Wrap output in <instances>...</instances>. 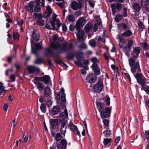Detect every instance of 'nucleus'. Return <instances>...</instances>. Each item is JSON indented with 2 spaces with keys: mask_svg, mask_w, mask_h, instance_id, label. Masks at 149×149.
Listing matches in <instances>:
<instances>
[{
  "mask_svg": "<svg viewBox=\"0 0 149 149\" xmlns=\"http://www.w3.org/2000/svg\"><path fill=\"white\" fill-rule=\"evenodd\" d=\"M63 40V38L62 37H58L57 34L54 35L52 40L51 42L52 47L54 49H58L63 51H67L73 47L72 43L70 44L68 48L67 47L66 44L61 43L60 42Z\"/></svg>",
  "mask_w": 149,
  "mask_h": 149,
  "instance_id": "obj_1",
  "label": "nucleus"
},
{
  "mask_svg": "<svg viewBox=\"0 0 149 149\" xmlns=\"http://www.w3.org/2000/svg\"><path fill=\"white\" fill-rule=\"evenodd\" d=\"M97 109L100 112L101 117L102 119H104L109 117L111 113V107H106L104 109L102 106L100 102H97Z\"/></svg>",
  "mask_w": 149,
  "mask_h": 149,
  "instance_id": "obj_2",
  "label": "nucleus"
},
{
  "mask_svg": "<svg viewBox=\"0 0 149 149\" xmlns=\"http://www.w3.org/2000/svg\"><path fill=\"white\" fill-rule=\"evenodd\" d=\"M39 0L38 1H37L36 3L31 2L29 3L28 6H25V8L28 11L31 13L33 12V8L35 12H39L40 11V7L39 4Z\"/></svg>",
  "mask_w": 149,
  "mask_h": 149,
  "instance_id": "obj_3",
  "label": "nucleus"
},
{
  "mask_svg": "<svg viewBox=\"0 0 149 149\" xmlns=\"http://www.w3.org/2000/svg\"><path fill=\"white\" fill-rule=\"evenodd\" d=\"M129 65L131 67V71L132 73H134L137 70L139 72L141 71L139 62L138 61L135 62L134 59L131 58L129 60Z\"/></svg>",
  "mask_w": 149,
  "mask_h": 149,
  "instance_id": "obj_4",
  "label": "nucleus"
},
{
  "mask_svg": "<svg viewBox=\"0 0 149 149\" xmlns=\"http://www.w3.org/2000/svg\"><path fill=\"white\" fill-rule=\"evenodd\" d=\"M103 81V76H101L98 77L97 83L93 87V90L95 92L100 93L102 90L104 86Z\"/></svg>",
  "mask_w": 149,
  "mask_h": 149,
  "instance_id": "obj_5",
  "label": "nucleus"
},
{
  "mask_svg": "<svg viewBox=\"0 0 149 149\" xmlns=\"http://www.w3.org/2000/svg\"><path fill=\"white\" fill-rule=\"evenodd\" d=\"M56 17V15H54L50 21L47 23L45 26L46 28L47 29L49 30L54 29Z\"/></svg>",
  "mask_w": 149,
  "mask_h": 149,
  "instance_id": "obj_6",
  "label": "nucleus"
},
{
  "mask_svg": "<svg viewBox=\"0 0 149 149\" xmlns=\"http://www.w3.org/2000/svg\"><path fill=\"white\" fill-rule=\"evenodd\" d=\"M74 1L71 3V6L72 9L74 10H77L80 9L82 7V1Z\"/></svg>",
  "mask_w": 149,
  "mask_h": 149,
  "instance_id": "obj_7",
  "label": "nucleus"
},
{
  "mask_svg": "<svg viewBox=\"0 0 149 149\" xmlns=\"http://www.w3.org/2000/svg\"><path fill=\"white\" fill-rule=\"evenodd\" d=\"M85 24L84 19L82 17L79 18L76 23L75 28L76 30H79L82 28Z\"/></svg>",
  "mask_w": 149,
  "mask_h": 149,
  "instance_id": "obj_8",
  "label": "nucleus"
},
{
  "mask_svg": "<svg viewBox=\"0 0 149 149\" xmlns=\"http://www.w3.org/2000/svg\"><path fill=\"white\" fill-rule=\"evenodd\" d=\"M96 79V76L94 74H90L87 76L86 80L88 82L92 84L95 81Z\"/></svg>",
  "mask_w": 149,
  "mask_h": 149,
  "instance_id": "obj_9",
  "label": "nucleus"
},
{
  "mask_svg": "<svg viewBox=\"0 0 149 149\" xmlns=\"http://www.w3.org/2000/svg\"><path fill=\"white\" fill-rule=\"evenodd\" d=\"M61 144L57 145L56 147L58 149H65L67 144V141L65 139H62L61 140Z\"/></svg>",
  "mask_w": 149,
  "mask_h": 149,
  "instance_id": "obj_10",
  "label": "nucleus"
},
{
  "mask_svg": "<svg viewBox=\"0 0 149 149\" xmlns=\"http://www.w3.org/2000/svg\"><path fill=\"white\" fill-rule=\"evenodd\" d=\"M112 11L113 14H114L116 12V8L118 10H120L122 7V4L119 3H117L116 5L112 4L111 5Z\"/></svg>",
  "mask_w": 149,
  "mask_h": 149,
  "instance_id": "obj_11",
  "label": "nucleus"
},
{
  "mask_svg": "<svg viewBox=\"0 0 149 149\" xmlns=\"http://www.w3.org/2000/svg\"><path fill=\"white\" fill-rule=\"evenodd\" d=\"M140 52V47H135L133 50L132 53V57L135 59L138 57L139 54Z\"/></svg>",
  "mask_w": 149,
  "mask_h": 149,
  "instance_id": "obj_12",
  "label": "nucleus"
},
{
  "mask_svg": "<svg viewBox=\"0 0 149 149\" xmlns=\"http://www.w3.org/2000/svg\"><path fill=\"white\" fill-rule=\"evenodd\" d=\"M67 120H65L61 123V126L60 128V132L62 135H65L66 132V125L67 123Z\"/></svg>",
  "mask_w": 149,
  "mask_h": 149,
  "instance_id": "obj_13",
  "label": "nucleus"
},
{
  "mask_svg": "<svg viewBox=\"0 0 149 149\" xmlns=\"http://www.w3.org/2000/svg\"><path fill=\"white\" fill-rule=\"evenodd\" d=\"M69 125L71 130L75 132L76 134L80 137V132L79 131L77 127L74 125L72 122H70Z\"/></svg>",
  "mask_w": 149,
  "mask_h": 149,
  "instance_id": "obj_14",
  "label": "nucleus"
},
{
  "mask_svg": "<svg viewBox=\"0 0 149 149\" xmlns=\"http://www.w3.org/2000/svg\"><path fill=\"white\" fill-rule=\"evenodd\" d=\"M84 35V32L83 30H80L78 31L77 34V38L79 42H81L83 40Z\"/></svg>",
  "mask_w": 149,
  "mask_h": 149,
  "instance_id": "obj_15",
  "label": "nucleus"
},
{
  "mask_svg": "<svg viewBox=\"0 0 149 149\" xmlns=\"http://www.w3.org/2000/svg\"><path fill=\"white\" fill-rule=\"evenodd\" d=\"M27 69L30 73L32 74L35 72H38L39 71V69L32 66H29L27 67Z\"/></svg>",
  "mask_w": 149,
  "mask_h": 149,
  "instance_id": "obj_16",
  "label": "nucleus"
},
{
  "mask_svg": "<svg viewBox=\"0 0 149 149\" xmlns=\"http://www.w3.org/2000/svg\"><path fill=\"white\" fill-rule=\"evenodd\" d=\"M68 117V113L66 109L64 110V112L61 113L60 115L59 120L60 121L64 120L65 118Z\"/></svg>",
  "mask_w": 149,
  "mask_h": 149,
  "instance_id": "obj_17",
  "label": "nucleus"
},
{
  "mask_svg": "<svg viewBox=\"0 0 149 149\" xmlns=\"http://www.w3.org/2000/svg\"><path fill=\"white\" fill-rule=\"evenodd\" d=\"M40 36V34L38 30L35 29L32 34V37L33 39L36 41H38L39 40Z\"/></svg>",
  "mask_w": 149,
  "mask_h": 149,
  "instance_id": "obj_18",
  "label": "nucleus"
},
{
  "mask_svg": "<svg viewBox=\"0 0 149 149\" xmlns=\"http://www.w3.org/2000/svg\"><path fill=\"white\" fill-rule=\"evenodd\" d=\"M46 7L47 10L45 11L43 16L45 18L48 17H49L52 12V9L49 6H47Z\"/></svg>",
  "mask_w": 149,
  "mask_h": 149,
  "instance_id": "obj_19",
  "label": "nucleus"
},
{
  "mask_svg": "<svg viewBox=\"0 0 149 149\" xmlns=\"http://www.w3.org/2000/svg\"><path fill=\"white\" fill-rule=\"evenodd\" d=\"M91 68L94 70V72L96 74L98 75L100 74V70L96 64H93L91 66Z\"/></svg>",
  "mask_w": 149,
  "mask_h": 149,
  "instance_id": "obj_20",
  "label": "nucleus"
},
{
  "mask_svg": "<svg viewBox=\"0 0 149 149\" xmlns=\"http://www.w3.org/2000/svg\"><path fill=\"white\" fill-rule=\"evenodd\" d=\"M35 47L36 48V50L32 48V52L35 55H36L37 53L36 50H38L41 49L42 48V46L41 45L39 44V43H37L35 45Z\"/></svg>",
  "mask_w": 149,
  "mask_h": 149,
  "instance_id": "obj_21",
  "label": "nucleus"
},
{
  "mask_svg": "<svg viewBox=\"0 0 149 149\" xmlns=\"http://www.w3.org/2000/svg\"><path fill=\"white\" fill-rule=\"evenodd\" d=\"M52 128L54 129L58 124V120L57 119H50V120Z\"/></svg>",
  "mask_w": 149,
  "mask_h": 149,
  "instance_id": "obj_22",
  "label": "nucleus"
},
{
  "mask_svg": "<svg viewBox=\"0 0 149 149\" xmlns=\"http://www.w3.org/2000/svg\"><path fill=\"white\" fill-rule=\"evenodd\" d=\"M34 83L37 88L39 91H42L44 89V85L43 83L38 82H35Z\"/></svg>",
  "mask_w": 149,
  "mask_h": 149,
  "instance_id": "obj_23",
  "label": "nucleus"
},
{
  "mask_svg": "<svg viewBox=\"0 0 149 149\" xmlns=\"http://www.w3.org/2000/svg\"><path fill=\"white\" fill-rule=\"evenodd\" d=\"M50 81V77L48 75H45L42 77V81L46 84H48Z\"/></svg>",
  "mask_w": 149,
  "mask_h": 149,
  "instance_id": "obj_24",
  "label": "nucleus"
},
{
  "mask_svg": "<svg viewBox=\"0 0 149 149\" xmlns=\"http://www.w3.org/2000/svg\"><path fill=\"white\" fill-rule=\"evenodd\" d=\"M66 19L69 22H73L75 21V18L73 15L70 14L67 16Z\"/></svg>",
  "mask_w": 149,
  "mask_h": 149,
  "instance_id": "obj_25",
  "label": "nucleus"
},
{
  "mask_svg": "<svg viewBox=\"0 0 149 149\" xmlns=\"http://www.w3.org/2000/svg\"><path fill=\"white\" fill-rule=\"evenodd\" d=\"M60 111V108L57 106H54L52 109V112L53 114L56 115Z\"/></svg>",
  "mask_w": 149,
  "mask_h": 149,
  "instance_id": "obj_26",
  "label": "nucleus"
},
{
  "mask_svg": "<svg viewBox=\"0 0 149 149\" xmlns=\"http://www.w3.org/2000/svg\"><path fill=\"white\" fill-rule=\"evenodd\" d=\"M50 92L51 89L49 87L47 86L44 88V95L45 97H48Z\"/></svg>",
  "mask_w": 149,
  "mask_h": 149,
  "instance_id": "obj_27",
  "label": "nucleus"
},
{
  "mask_svg": "<svg viewBox=\"0 0 149 149\" xmlns=\"http://www.w3.org/2000/svg\"><path fill=\"white\" fill-rule=\"evenodd\" d=\"M93 28L92 25L91 24H88L85 26L84 30L86 32H89L91 31Z\"/></svg>",
  "mask_w": 149,
  "mask_h": 149,
  "instance_id": "obj_28",
  "label": "nucleus"
},
{
  "mask_svg": "<svg viewBox=\"0 0 149 149\" xmlns=\"http://www.w3.org/2000/svg\"><path fill=\"white\" fill-rule=\"evenodd\" d=\"M132 32L130 30H128L122 33V36H123L128 37L132 35Z\"/></svg>",
  "mask_w": 149,
  "mask_h": 149,
  "instance_id": "obj_29",
  "label": "nucleus"
},
{
  "mask_svg": "<svg viewBox=\"0 0 149 149\" xmlns=\"http://www.w3.org/2000/svg\"><path fill=\"white\" fill-rule=\"evenodd\" d=\"M122 50L126 55H128L131 51V49L127 46H124L122 49Z\"/></svg>",
  "mask_w": 149,
  "mask_h": 149,
  "instance_id": "obj_30",
  "label": "nucleus"
},
{
  "mask_svg": "<svg viewBox=\"0 0 149 149\" xmlns=\"http://www.w3.org/2000/svg\"><path fill=\"white\" fill-rule=\"evenodd\" d=\"M133 8L135 11H139L140 10V7L139 5L137 3H135L133 4Z\"/></svg>",
  "mask_w": 149,
  "mask_h": 149,
  "instance_id": "obj_31",
  "label": "nucleus"
},
{
  "mask_svg": "<svg viewBox=\"0 0 149 149\" xmlns=\"http://www.w3.org/2000/svg\"><path fill=\"white\" fill-rule=\"evenodd\" d=\"M145 80V78L143 77L138 80L137 82L139 84H141L142 87L145 85L144 83Z\"/></svg>",
  "mask_w": 149,
  "mask_h": 149,
  "instance_id": "obj_32",
  "label": "nucleus"
},
{
  "mask_svg": "<svg viewBox=\"0 0 149 149\" xmlns=\"http://www.w3.org/2000/svg\"><path fill=\"white\" fill-rule=\"evenodd\" d=\"M123 16L121 15L118 14L115 18V20L116 22H118L120 21L122 19Z\"/></svg>",
  "mask_w": 149,
  "mask_h": 149,
  "instance_id": "obj_33",
  "label": "nucleus"
},
{
  "mask_svg": "<svg viewBox=\"0 0 149 149\" xmlns=\"http://www.w3.org/2000/svg\"><path fill=\"white\" fill-rule=\"evenodd\" d=\"M141 3L143 7H145L149 4V0H141Z\"/></svg>",
  "mask_w": 149,
  "mask_h": 149,
  "instance_id": "obj_34",
  "label": "nucleus"
},
{
  "mask_svg": "<svg viewBox=\"0 0 149 149\" xmlns=\"http://www.w3.org/2000/svg\"><path fill=\"white\" fill-rule=\"evenodd\" d=\"M78 47L81 49H86L87 48V46L85 43H82L78 46Z\"/></svg>",
  "mask_w": 149,
  "mask_h": 149,
  "instance_id": "obj_35",
  "label": "nucleus"
},
{
  "mask_svg": "<svg viewBox=\"0 0 149 149\" xmlns=\"http://www.w3.org/2000/svg\"><path fill=\"white\" fill-rule=\"evenodd\" d=\"M103 133L106 137H109L111 134L110 130L108 128L104 131Z\"/></svg>",
  "mask_w": 149,
  "mask_h": 149,
  "instance_id": "obj_36",
  "label": "nucleus"
},
{
  "mask_svg": "<svg viewBox=\"0 0 149 149\" xmlns=\"http://www.w3.org/2000/svg\"><path fill=\"white\" fill-rule=\"evenodd\" d=\"M4 87L3 85V84L0 82V95L4 91Z\"/></svg>",
  "mask_w": 149,
  "mask_h": 149,
  "instance_id": "obj_37",
  "label": "nucleus"
},
{
  "mask_svg": "<svg viewBox=\"0 0 149 149\" xmlns=\"http://www.w3.org/2000/svg\"><path fill=\"white\" fill-rule=\"evenodd\" d=\"M90 45L92 47H94L96 46V42L95 40H90L89 42Z\"/></svg>",
  "mask_w": 149,
  "mask_h": 149,
  "instance_id": "obj_38",
  "label": "nucleus"
},
{
  "mask_svg": "<svg viewBox=\"0 0 149 149\" xmlns=\"http://www.w3.org/2000/svg\"><path fill=\"white\" fill-rule=\"evenodd\" d=\"M111 140L110 139H104L103 142L105 146L107 145L108 143L111 142Z\"/></svg>",
  "mask_w": 149,
  "mask_h": 149,
  "instance_id": "obj_39",
  "label": "nucleus"
},
{
  "mask_svg": "<svg viewBox=\"0 0 149 149\" xmlns=\"http://www.w3.org/2000/svg\"><path fill=\"white\" fill-rule=\"evenodd\" d=\"M34 17L36 19H40L42 17V15L39 13H34L33 14Z\"/></svg>",
  "mask_w": 149,
  "mask_h": 149,
  "instance_id": "obj_40",
  "label": "nucleus"
},
{
  "mask_svg": "<svg viewBox=\"0 0 149 149\" xmlns=\"http://www.w3.org/2000/svg\"><path fill=\"white\" fill-rule=\"evenodd\" d=\"M61 138V135L59 133H57L56 136V140L57 141H58Z\"/></svg>",
  "mask_w": 149,
  "mask_h": 149,
  "instance_id": "obj_41",
  "label": "nucleus"
},
{
  "mask_svg": "<svg viewBox=\"0 0 149 149\" xmlns=\"http://www.w3.org/2000/svg\"><path fill=\"white\" fill-rule=\"evenodd\" d=\"M134 43V42L132 40H129L127 43V46L131 49V47Z\"/></svg>",
  "mask_w": 149,
  "mask_h": 149,
  "instance_id": "obj_42",
  "label": "nucleus"
},
{
  "mask_svg": "<svg viewBox=\"0 0 149 149\" xmlns=\"http://www.w3.org/2000/svg\"><path fill=\"white\" fill-rule=\"evenodd\" d=\"M105 101L106 102V104L107 106H109L110 104V99L108 95H106L105 98Z\"/></svg>",
  "mask_w": 149,
  "mask_h": 149,
  "instance_id": "obj_43",
  "label": "nucleus"
},
{
  "mask_svg": "<svg viewBox=\"0 0 149 149\" xmlns=\"http://www.w3.org/2000/svg\"><path fill=\"white\" fill-rule=\"evenodd\" d=\"M135 77L137 79V81H138V80H139V79H141V78H142L143 77L142 76V74H141V73L136 74L135 75Z\"/></svg>",
  "mask_w": 149,
  "mask_h": 149,
  "instance_id": "obj_44",
  "label": "nucleus"
},
{
  "mask_svg": "<svg viewBox=\"0 0 149 149\" xmlns=\"http://www.w3.org/2000/svg\"><path fill=\"white\" fill-rule=\"evenodd\" d=\"M138 27L139 29L142 31L143 29L144 28V26L143 24L141 22H139L138 23Z\"/></svg>",
  "mask_w": 149,
  "mask_h": 149,
  "instance_id": "obj_45",
  "label": "nucleus"
},
{
  "mask_svg": "<svg viewBox=\"0 0 149 149\" xmlns=\"http://www.w3.org/2000/svg\"><path fill=\"white\" fill-rule=\"evenodd\" d=\"M142 89L144 90L147 93L149 94V87L146 86L145 85L142 86Z\"/></svg>",
  "mask_w": 149,
  "mask_h": 149,
  "instance_id": "obj_46",
  "label": "nucleus"
},
{
  "mask_svg": "<svg viewBox=\"0 0 149 149\" xmlns=\"http://www.w3.org/2000/svg\"><path fill=\"white\" fill-rule=\"evenodd\" d=\"M40 108L41 111L44 113H45L46 111V107L44 104H42L40 106Z\"/></svg>",
  "mask_w": 149,
  "mask_h": 149,
  "instance_id": "obj_47",
  "label": "nucleus"
},
{
  "mask_svg": "<svg viewBox=\"0 0 149 149\" xmlns=\"http://www.w3.org/2000/svg\"><path fill=\"white\" fill-rule=\"evenodd\" d=\"M52 53V51L50 48H46L45 49V55H47L50 54Z\"/></svg>",
  "mask_w": 149,
  "mask_h": 149,
  "instance_id": "obj_48",
  "label": "nucleus"
},
{
  "mask_svg": "<svg viewBox=\"0 0 149 149\" xmlns=\"http://www.w3.org/2000/svg\"><path fill=\"white\" fill-rule=\"evenodd\" d=\"M15 77L14 75H11L9 77L10 80L9 81V82H14L15 81Z\"/></svg>",
  "mask_w": 149,
  "mask_h": 149,
  "instance_id": "obj_49",
  "label": "nucleus"
},
{
  "mask_svg": "<svg viewBox=\"0 0 149 149\" xmlns=\"http://www.w3.org/2000/svg\"><path fill=\"white\" fill-rule=\"evenodd\" d=\"M56 3V5H58V6H59L60 8H63L64 7V2L63 1L62 3H58L57 2Z\"/></svg>",
  "mask_w": 149,
  "mask_h": 149,
  "instance_id": "obj_50",
  "label": "nucleus"
},
{
  "mask_svg": "<svg viewBox=\"0 0 149 149\" xmlns=\"http://www.w3.org/2000/svg\"><path fill=\"white\" fill-rule=\"evenodd\" d=\"M44 23L45 22L44 20L40 19H39L37 22V24H38L42 26L44 25Z\"/></svg>",
  "mask_w": 149,
  "mask_h": 149,
  "instance_id": "obj_51",
  "label": "nucleus"
},
{
  "mask_svg": "<svg viewBox=\"0 0 149 149\" xmlns=\"http://www.w3.org/2000/svg\"><path fill=\"white\" fill-rule=\"evenodd\" d=\"M13 37L14 40H15L16 39L17 40H18L19 36L17 33H15L14 32L13 34Z\"/></svg>",
  "mask_w": 149,
  "mask_h": 149,
  "instance_id": "obj_52",
  "label": "nucleus"
},
{
  "mask_svg": "<svg viewBox=\"0 0 149 149\" xmlns=\"http://www.w3.org/2000/svg\"><path fill=\"white\" fill-rule=\"evenodd\" d=\"M61 99L63 102H65V94L64 93H63L61 94Z\"/></svg>",
  "mask_w": 149,
  "mask_h": 149,
  "instance_id": "obj_53",
  "label": "nucleus"
},
{
  "mask_svg": "<svg viewBox=\"0 0 149 149\" xmlns=\"http://www.w3.org/2000/svg\"><path fill=\"white\" fill-rule=\"evenodd\" d=\"M28 136H25L24 134L23 136V138L24 139V141H22V143H23L24 142L25 143H26L28 140Z\"/></svg>",
  "mask_w": 149,
  "mask_h": 149,
  "instance_id": "obj_54",
  "label": "nucleus"
},
{
  "mask_svg": "<svg viewBox=\"0 0 149 149\" xmlns=\"http://www.w3.org/2000/svg\"><path fill=\"white\" fill-rule=\"evenodd\" d=\"M127 15V11L126 9L125 8H124L123 9V16L126 17Z\"/></svg>",
  "mask_w": 149,
  "mask_h": 149,
  "instance_id": "obj_55",
  "label": "nucleus"
},
{
  "mask_svg": "<svg viewBox=\"0 0 149 149\" xmlns=\"http://www.w3.org/2000/svg\"><path fill=\"white\" fill-rule=\"evenodd\" d=\"M142 47L145 49H147L149 47V45L148 44L146 43H144L142 44Z\"/></svg>",
  "mask_w": 149,
  "mask_h": 149,
  "instance_id": "obj_56",
  "label": "nucleus"
},
{
  "mask_svg": "<svg viewBox=\"0 0 149 149\" xmlns=\"http://www.w3.org/2000/svg\"><path fill=\"white\" fill-rule=\"evenodd\" d=\"M103 122L106 126H108L109 125V121L107 119H104L103 120Z\"/></svg>",
  "mask_w": 149,
  "mask_h": 149,
  "instance_id": "obj_57",
  "label": "nucleus"
},
{
  "mask_svg": "<svg viewBox=\"0 0 149 149\" xmlns=\"http://www.w3.org/2000/svg\"><path fill=\"white\" fill-rule=\"evenodd\" d=\"M102 36H103V37H102V39H101L100 36L99 37V39H98L99 41L102 40L103 42H104V41H105V33L104 32L103 33V35Z\"/></svg>",
  "mask_w": 149,
  "mask_h": 149,
  "instance_id": "obj_58",
  "label": "nucleus"
},
{
  "mask_svg": "<svg viewBox=\"0 0 149 149\" xmlns=\"http://www.w3.org/2000/svg\"><path fill=\"white\" fill-rule=\"evenodd\" d=\"M91 61L93 63V64L95 63L98 62V61L96 57H93L91 59Z\"/></svg>",
  "mask_w": 149,
  "mask_h": 149,
  "instance_id": "obj_59",
  "label": "nucleus"
},
{
  "mask_svg": "<svg viewBox=\"0 0 149 149\" xmlns=\"http://www.w3.org/2000/svg\"><path fill=\"white\" fill-rule=\"evenodd\" d=\"M145 135L147 140L149 141V131H146L145 132Z\"/></svg>",
  "mask_w": 149,
  "mask_h": 149,
  "instance_id": "obj_60",
  "label": "nucleus"
},
{
  "mask_svg": "<svg viewBox=\"0 0 149 149\" xmlns=\"http://www.w3.org/2000/svg\"><path fill=\"white\" fill-rule=\"evenodd\" d=\"M41 60L39 59H37L34 62V63L36 64H39L41 63Z\"/></svg>",
  "mask_w": 149,
  "mask_h": 149,
  "instance_id": "obj_61",
  "label": "nucleus"
},
{
  "mask_svg": "<svg viewBox=\"0 0 149 149\" xmlns=\"http://www.w3.org/2000/svg\"><path fill=\"white\" fill-rule=\"evenodd\" d=\"M119 42L122 43L124 44L125 42V40L124 39H122L120 38H119Z\"/></svg>",
  "mask_w": 149,
  "mask_h": 149,
  "instance_id": "obj_62",
  "label": "nucleus"
},
{
  "mask_svg": "<svg viewBox=\"0 0 149 149\" xmlns=\"http://www.w3.org/2000/svg\"><path fill=\"white\" fill-rule=\"evenodd\" d=\"M98 26L97 24H95L93 27V30L94 32L96 31L97 29Z\"/></svg>",
  "mask_w": 149,
  "mask_h": 149,
  "instance_id": "obj_63",
  "label": "nucleus"
},
{
  "mask_svg": "<svg viewBox=\"0 0 149 149\" xmlns=\"http://www.w3.org/2000/svg\"><path fill=\"white\" fill-rule=\"evenodd\" d=\"M74 26L73 25H70V26L69 29L70 31H73L74 29Z\"/></svg>",
  "mask_w": 149,
  "mask_h": 149,
  "instance_id": "obj_64",
  "label": "nucleus"
}]
</instances>
